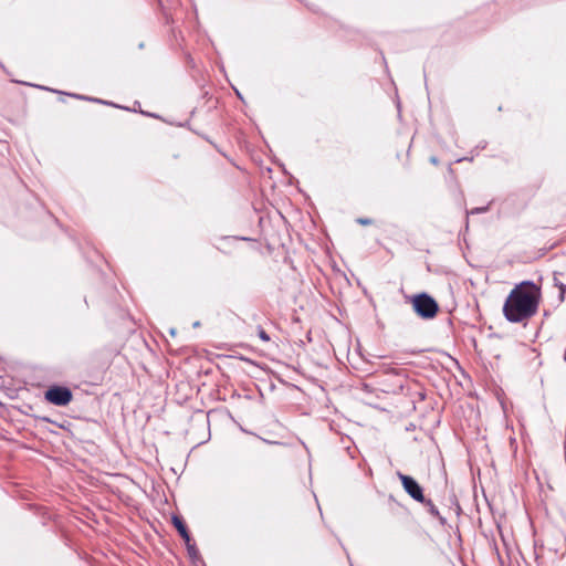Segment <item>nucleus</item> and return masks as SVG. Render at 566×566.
Segmentation results:
<instances>
[{
  "label": "nucleus",
  "mask_w": 566,
  "mask_h": 566,
  "mask_svg": "<svg viewBox=\"0 0 566 566\" xmlns=\"http://www.w3.org/2000/svg\"><path fill=\"white\" fill-rule=\"evenodd\" d=\"M541 289L532 281L517 284L506 297L503 314L511 323H520L533 317L538 310Z\"/></svg>",
  "instance_id": "1"
},
{
  "label": "nucleus",
  "mask_w": 566,
  "mask_h": 566,
  "mask_svg": "<svg viewBox=\"0 0 566 566\" xmlns=\"http://www.w3.org/2000/svg\"><path fill=\"white\" fill-rule=\"evenodd\" d=\"M412 307L415 312L424 319L433 318L439 311V305L436 300L427 293L413 296Z\"/></svg>",
  "instance_id": "2"
},
{
  "label": "nucleus",
  "mask_w": 566,
  "mask_h": 566,
  "mask_svg": "<svg viewBox=\"0 0 566 566\" xmlns=\"http://www.w3.org/2000/svg\"><path fill=\"white\" fill-rule=\"evenodd\" d=\"M45 399L55 406H66L72 400V391L63 386H53L45 391Z\"/></svg>",
  "instance_id": "3"
},
{
  "label": "nucleus",
  "mask_w": 566,
  "mask_h": 566,
  "mask_svg": "<svg viewBox=\"0 0 566 566\" xmlns=\"http://www.w3.org/2000/svg\"><path fill=\"white\" fill-rule=\"evenodd\" d=\"M398 478L402 483L405 491L417 502L424 503V495L422 492V488L418 484V482L406 474L398 473Z\"/></svg>",
  "instance_id": "4"
},
{
  "label": "nucleus",
  "mask_w": 566,
  "mask_h": 566,
  "mask_svg": "<svg viewBox=\"0 0 566 566\" xmlns=\"http://www.w3.org/2000/svg\"><path fill=\"white\" fill-rule=\"evenodd\" d=\"M171 521H172L174 526L177 528V531L179 532L180 536L185 541V543H189L190 542V535H189V532H188L184 521L179 516H177V515H174Z\"/></svg>",
  "instance_id": "5"
},
{
  "label": "nucleus",
  "mask_w": 566,
  "mask_h": 566,
  "mask_svg": "<svg viewBox=\"0 0 566 566\" xmlns=\"http://www.w3.org/2000/svg\"><path fill=\"white\" fill-rule=\"evenodd\" d=\"M187 545V549H188V553L191 557H197L198 555V549L196 548V545L191 543V541L189 543H186Z\"/></svg>",
  "instance_id": "6"
},
{
  "label": "nucleus",
  "mask_w": 566,
  "mask_h": 566,
  "mask_svg": "<svg viewBox=\"0 0 566 566\" xmlns=\"http://www.w3.org/2000/svg\"><path fill=\"white\" fill-rule=\"evenodd\" d=\"M424 504L429 507V511L432 515L434 516H438L439 515V511L438 509L436 507V505L432 503V501L428 500L426 501L424 500Z\"/></svg>",
  "instance_id": "7"
},
{
  "label": "nucleus",
  "mask_w": 566,
  "mask_h": 566,
  "mask_svg": "<svg viewBox=\"0 0 566 566\" xmlns=\"http://www.w3.org/2000/svg\"><path fill=\"white\" fill-rule=\"evenodd\" d=\"M259 336L264 342H269L270 340V336L266 334V332L263 328L259 329Z\"/></svg>",
  "instance_id": "8"
},
{
  "label": "nucleus",
  "mask_w": 566,
  "mask_h": 566,
  "mask_svg": "<svg viewBox=\"0 0 566 566\" xmlns=\"http://www.w3.org/2000/svg\"><path fill=\"white\" fill-rule=\"evenodd\" d=\"M358 222L360 224L367 226V224L371 223V220L370 219H358Z\"/></svg>",
  "instance_id": "9"
},
{
  "label": "nucleus",
  "mask_w": 566,
  "mask_h": 566,
  "mask_svg": "<svg viewBox=\"0 0 566 566\" xmlns=\"http://www.w3.org/2000/svg\"><path fill=\"white\" fill-rule=\"evenodd\" d=\"M484 211H486V208H478V209L472 210V213L484 212Z\"/></svg>",
  "instance_id": "10"
},
{
  "label": "nucleus",
  "mask_w": 566,
  "mask_h": 566,
  "mask_svg": "<svg viewBox=\"0 0 566 566\" xmlns=\"http://www.w3.org/2000/svg\"><path fill=\"white\" fill-rule=\"evenodd\" d=\"M560 292H562L560 296L563 297L564 293H565V286L563 284L560 285Z\"/></svg>",
  "instance_id": "11"
}]
</instances>
